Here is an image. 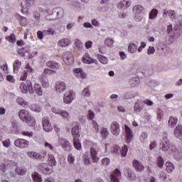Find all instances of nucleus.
<instances>
[{
  "instance_id": "obj_42",
  "label": "nucleus",
  "mask_w": 182,
  "mask_h": 182,
  "mask_svg": "<svg viewBox=\"0 0 182 182\" xmlns=\"http://www.w3.org/2000/svg\"><path fill=\"white\" fill-rule=\"evenodd\" d=\"M81 96L82 97H90L91 91L89 87H85L81 92Z\"/></svg>"
},
{
  "instance_id": "obj_37",
  "label": "nucleus",
  "mask_w": 182,
  "mask_h": 182,
  "mask_svg": "<svg viewBox=\"0 0 182 182\" xmlns=\"http://www.w3.org/2000/svg\"><path fill=\"white\" fill-rule=\"evenodd\" d=\"M22 65V62L19 60H15L14 63V73H17L19 71L21 66Z\"/></svg>"
},
{
  "instance_id": "obj_32",
  "label": "nucleus",
  "mask_w": 182,
  "mask_h": 182,
  "mask_svg": "<svg viewBox=\"0 0 182 182\" xmlns=\"http://www.w3.org/2000/svg\"><path fill=\"white\" fill-rule=\"evenodd\" d=\"M74 46L75 50L80 51L83 49V44L81 43L80 40L79 39H75L74 41Z\"/></svg>"
},
{
  "instance_id": "obj_41",
  "label": "nucleus",
  "mask_w": 182,
  "mask_h": 182,
  "mask_svg": "<svg viewBox=\"0 0 182 182\" xmlns=\"http://www.w3.org/2000/svg\"><path fill=\"white\" fill-rule=\"evenodd\" d=\"M171 154H173V156L176 161H181L182 159V155L180 151H178L177 149L173 151Z\"/></svg>"
},
{
  "instance_id": "obj_19",
  "label": "nucleus",
  "mask_w": 182,
  "mask_h": 182,
  "mask_svg": "<svg viewBox=\"0 0 182 182\" xmlns=\"http://www.w3.org/2000/svg\"><path fill=\"white\" fill-rule=\"evenodd\" d=\"M65 91H66V83L63 81H59L55 83V92H57L58 94H61Z\"/></svg>"
},
{
  "instance_id": "obj_56",
  "label": "nucleus",
  "mask_w": 182,
  "mask_h": 182,
  "mask_svg": "<svg viewBox=\"0 0 182 182\" xmlns=\"http://www.w3.org/2000/svg\"><path fill=\"white\" fill-rule=\"evenodd\" d=\"M102 164L104 165L105 166H107L110 164V159L109 158L105 157L101 160Z\"/></svg>"
},
{
  "instance_id": "obj_46",
  "label": "nucleus",
  "mask_w": 182,
  "mask_h": 182,
  "mask_svg": "<svg viewBox=\"0 0 182 182\" xmlns=\"http://www.w3.org/2000/svg\"><path fill=\"white\" fill-rule=\"evenodd\" d=\"M129 84H131V86L132 87H137L139 85H140V79L137 77H134L129 80Z\"/></svg>"
},
{
  "instance_id": "obj_52",
  "label": "nucleus",
  "mask_w": 182,
  "mask_h": 182,
  "mask_svg": "<svg viewBox=\"0 0 182 182\" xmlns=\"http://www.w3.org/2000/svg\"><path fill=\"white\" fill-rule=\"evenodd\" d=\"M156 119H158L159 122L164 119V111H162L161 109H158L156 111Z\"/></svg>"
},
{
  "instance_id": "obj_35",
  "label": "nucleus",
  "mask_w": 182,
  "mask_h": 182,
  "mask_svg": "<svg viewBox=\"0 0 182 182\" xmlns=\"http://www.w3.org/2000/svg\"><path fill=\"white\" fill-rule=\"evenodd\" d=\"M31 178L34 182H43L42 176L37 172L32 173Z\"/></svg>"
},
{
  "instance_id": "obj_18",
  "label": "nucleus",
  "mask_w": 182,
  "mask_h": 182,
  "mask_svg": "<svg viewBox=\"0 0 182 182\" xmlns=\"http://www.w3.org/2000/svg\"><path fill=\"white\" fill-rule=\"evenodd\" d=\"M38 169L43 173V174H50L53 173V169L49 167V165L46 163H41L38 165Z\"/></svg>"
},
{
  "instance_id": "obj_12",
  "label": "nucleus",
  "mask_w": 182,
  "mask_h": 182,
  "mask_svg": "<svg viewBox=\"0 0 182 182\" xmlns=\"http://www.w3.org/2000/svg\"><path fill=\"white\" fill-rule=\"evenodd\" d=\"M109 129L112 134L115 136H118L121 132L119 123L117 122H112L111 125H109Z\"/></svg>"
},
{
  "instance_id": "obj_20",
  "label": "nucleus",
  "mask_w": 182,
  "mask_h": 182,
  "mask_svg": "<svg viewBox=\"0 0 182 182\" xmlns=\"http://www.w3.org/2000/svg\"><path fill=\"white\" fill-rule=\"evenodd\" d=\"M73 73H74V75L77 79L83 80V79H85L87 77L86 73H85L84 71L82 70V69H81V68H75V69L73 70Z\"/></svg>"
},
{
  "instance_id": "obj_44",
  "label": "nucleus",
  "mask_w": 182,
  "mask_h": 182,
  "mask_svg": "<svg viewBox=\"0 0 182 182\" xmlns=\"http://www.w3.org/2000/svg\"><path fill=\"white\" fill-rule=\"evenodd\" d=\"M177 123H178V119L177 118H174V117H169V119H168V127H174L177 125Z\"/></svg>"
},
{
  "instance_id": "obj_64",
  "label": "nucleus",
  "mask_w": 182,
  "mask_h": 182,
  "mask_svg": "<svg viewBox=\"0 0 182 182\" xmlns=\"http://www.w3.org/2000/svg\"><path fill=\"white\" fill-rule=\"evenodd\" d=\"M2 144L5 148H9L11 146V141L9 139L3 141Z\"/></svg>"
},
{
  "instance_id": "obj_17",
  "label": "nucleus",
  "mask_w": 182,
  "mask_h": 182,
  "mask_svg": "<svg viewBox=\"0 0 182 182\" xmlns=\"http://www.w3.org/2000/svg\"><path fill=\"white\" fill-rule=\"evenodd\" d=\"M124 132L126 136V141L130 143L134 137V132L127 125H124Z\"/></svg>"
},
{
  "instance_id": "obj_4",
  "label": "nucleus",
  "mask_w": 182,
  "mask_h": 182,
  "mask_svg": "<svg viewBox=\"0 0 182 182\" xmlns=\"http://www.w3.org/2000/svg\"><path fill=\"white\" fill-rule=\"evenodd\" d=\"M76 99V92L74 90H67L63 95V103L70 105Z\"/></svg>"
},
{
  "instance_id": "obj_24",
  "label": "nucleus",
  "mask_w": 182,
  "mask_h": 182,
  "mask_svg": "<svg viewBox=\"0 0 182 182\" xmlns=\"http://www.w3.org/2000/svg\"><path fill=\"white\" fill-rule=\"evenodd\" d=\"M70 44H71V41L68 38H62L61 40L58 41V45L60 48H66L67 46H68Z\"/></svg>"
},
{
  "instance_id": "obj_38",
  "label": "nucleus",
  "mask_w": 182,
  "mask_h": 182,
  "mask_svg": "<svg viewBox=\"0 0 182 182\" xmlns=\"http://www.w3.org/2000/svg\"><path fill=\"white\" fill-rule=\"evenodd\" d=\"M26 168L22 166L17 167L15 168V173H16L17 175L18 176H23L26 173Z\"/></svg>"
},
{
  "instance_id": "obj_62",
  "label": "nucleus",
  "mask_w": 182,
  "mask_h": 182,
  "mask_svg": "<svg viewBox=\"0 0 182 182\" xmlns=\"http://www.w3.org/2000/svg\"><path fill=\"white\" fill-rule=\"evenodd\" d=\"M142 103L145 104L146 106H149V107H153L154 103L153 101L149 100V99H146L142 101Z\"/></svg>"
},
{
  "instance_id": "obj_23",
  "label": "nucleus",
  "mask_w": 182,
  "mask_h": 182,
  "mask_svg": "<svg viewBox=\"0 0 182 182\" xmlns=\"http://www.w3.org/2000/svg\"><path fill=\"white\" fill-rule=\"evenodd\" d=\"M131 6V1L127 0H122L118 3L117 8L120 9H126Z\"/></svg>"
},
{
  "instance_id": "obj_54",
  "label": "nucleus",
  "mask_w": 182,
  "mask_h": 182,
  "mask_svg": "<svg viewBox=\"0 0 182 182\" xmlns=\"http://www.w3.org/2000/svg\"><path fill=\"white\" fill-rule=\"evenodd\" d=\"M43 32L45 36H48V35L53 36L55 34V29L48 28V29L44 30Z\"/></svg>"
},
{
  "instance_id": "obj_40",
  "label": "nucleus",
  "mask_w": 182,
  "mask_h": 182,
  "mask_svg": "<svg viewBox=\"0 0 182 182\" xmlns=\"http://www.w3.org/2000/svg\"><path fill=\"white\" fill-rule=\"evenodd\" d=\"M114 38H106L104 41L105 46L107 48H112L114 45Z\"/></svg>"
},
{
  "instance_id": "obj_1",
  "label": "nucleus",
  "mask_w": 182,
  "mask_h": 182,
  "mask_svg": "<svg viewBox=\"0 0 182 182\" xmlns=\"http://www.w3.org/2000/svg\"><path fill=\"white\" fill-rule=\"evenodd\" d=\"M83 145L85 148L90 147V155L87 152H85L82 155V161H84L85 164L90 166L92 164V161L97 164L98 161H100V158L97 156V154L100 151V146H98L97 144L93 141L87 139L84 141Z\"/></svg>"
},
{
  "instance_id": "obj_50",
  "label": "nucleus",
  "mask_w": 182,
  "mask_h": 182,
  "mask_svg": "<svg viewBox=\"0 0 182 182\" xmlns=\"http://www.w3.org/2000/svg\"><path fill=\"white\" fill-rule=\"evenodd\" d=\"M100 134L102 137L107 138L109 135V131H108L107 127H102L100 130Z\"/></svg>"
},
{
  "instance_id": "obj_51",
  "label": "nucleus",
  "mask_w": 182,
  "mask_h": 182,
  "mask_svg": "<svg viewBox=\"0 0 182 182\" xmlns=\"http://www.w3.org/2000/svg\"><path fill=\"white\" fill-rule=\"evenodd\" d=\"M166 171L169 173H171L175 169V166L171 162H166Z\"/></svg>"
},
{
  "instance_id": "obj_5",
  "label": "nucleus",
  "mask_w": 182,
  "mask_h": 182,
  "mask_svg": "<svg viewBox=\"0 0 182 182\" xmlns=\"http://www.w3.org/2000/svg\"><path fill=\"white\" fill-rule=\"evenodd\" d=\"M62 149L65 151H70L73 149V146L71 145L70 141H68L64 137L60 136L58 139L57 146H60Z\"/></svg>"
},
{
  "instance_id": "obj_48",
  "label": "nucleus",
  "mask_w": 182,
  "mask_h": 182,
  "mask_svg": "<svg viewBox=\"0 0 182 182\" xmlns=\"http://www.w3.org/2000/svg\"><path fill=\"white\" fill-rule=\"evenodd\" d=\"M158 13L159 11L156 9H152V11L149 14V18L151 20H154L155 18L157 17Z\"/></svg>"
},
{
  "instance_id": "obj_14",
  "label": "nucleus",
  "mask_w": 182,
  "mask_h": 182,
  "mask_svg": "<svg viewBox=\"0 0 182 182\" xmlns=\"http://www.w3.org/2000/svg\"><path fill=\"white\" fill-rule=\"evenodd\" d=\"M14 145L17 148L26 149L29 146V141L23 139H18L14 141Z\"/></svg>"
},
{
  "instance_id": "obj_43",
  "label": "nucleus",
  "mask_w": 182,
  "mask_h": 182,
  "mask_svg": "<svg viewBox=\"0 0 182 182\" xmlns=\"http://www.w3.org/2000/svg\"><path fill=\"white\" fill-rule=\"evenodd\" d=\"M16 103L18 105L23 106L24 108H26L28 107V102L26 101L23 98L18 97L16 99Z\"/></svg>"
},
{
  "instance_id": "obj_3",
  "label": "nucleus",
  "mask_w": 182,
  "mask_h": 182,
  "mask_svg": "<svg viewBox=\"0 0 182 182\" xmlns=\"http://www.w3.org/2000/svg\"><path fill=\"white\" fill-rule=\"evenodd\" d=\"M160 146L161 149L163 151L168 154H171L174 150L176 149L175 146L173 145H171V144L170 143V141L168 139L167 132H164V134H163V139Z\"/></svg>"
},
{
  "instance_id": "obj_27",
  "label": "nucleus",
  "mask_w": 182,
  "mask_h": 182,
  "mask_svg": "<svg viewBox=\"0 0 182 182\" xmlns=\"http://www.w3.org/2000/svg\"><path fill=\"white\" fill-rule=\"evenodd\" d=\"M148 133L147 132H141V135H139V141L142 144H146L148 143Z\"/></svg>"
},
{
  "instance_id": "obj_60",
  "label": "nucleus",
  "mask_w": 182,
  "mask_h": 182,
  "mask_svg": "<svg viewBox=\"0 0 182 182\" xmlns=\"http://www.w3.org/2000/svg\"><path fill=\"white\" fill-rule=\"evenodd\" d=\"M20 24L21 26H26L27 25V18L23 16H20Z\"/></svg>"
},
{
  "instance_id": "obj_11",
  "label": "nucleus",
  "mask_w": 182,
  "mask_h": 182,
  "mask_svg": "<svg viewBox=\"0 0 182 182\" xmlns=\"http://www.w3.org/2000/svg\"><path fill=\"white\" fill-rule=\"evenodd\" d=\"M127 151L128 149L127 146H122V149L119 146H114L111 150L112 153L121 154L122 157L127 156Z\"/></svg>"
},
{
  "instance_id": "obj_29",
  "label": "nucleus",
  "mask_w": 182,
  "mask_h": 182,
  "mask_svg": "<svg viewBox=\"0 0 182 182\" xmlns=\"http://www.w3.org/2000/svg\"><path fill=\"white\" fill-rule=\"evenodd\" d=\"M143 103L140 102H136L134 107V110L136 113H140L141 111H143Z\"/></svg>"
},
{
  "instance_id": "obj_39",
  "label": "nucleus",
  "mask_w": 182,
  "mask_h": 182,
  "mask_svg": "<svg viewBox=\"0 0 182 182\" xmlns=\"http://www.w3.org/2000/svg\"><path fill=\"white\" fill-rule=\"evenodd\" d=\"M29 86L30 85L28 84L26 85L25 82H21L20 85V90L21 93L27 94L28 91H29Z\"/></svg>"
},
{
  "instance_id": "obj_13",
  "label": "nucleus",
  "mask_w": 182,
  "mask_h": 182,
  "mask_svg": "<svg viewBox=\"0 0 182 182\" xmlns=\"http://www.w3.org/2000/svg\"><path fill=\"white\" fill-rule=\"evenodd\" d=\"M42 127H43V130L46 132L53 131V125H51L49 118L47 117H44L42 119Z\"/></svg>"
},
{
  "instance_id": "obj_31",
  "label": "nucleus",
  "mask_w": 182,
  "mask_h": 182,
  "mask_svg": "<svg viewBox=\"0 0 182 182\" xmlns=\"http://www.w3.org/2000/svg\"><path fill=\"white\" fill-rule=\"evenodd\" d=\"M97 58H98L99 62L104 65H107L109 62V60L105 55L98 54Z\"/></svg>"
},
{
  "instance_id": "obj_2",
  "label": "nucleus",
  "mask_w": 182,
  "mask_h": 182,
  "mask_svg": "<svg viewBox=\"0 0 182 182\" xmlns=\"http://www.w3.org/2000/svg\"><path fill=\"white\" fill-rule=\"evenodd\" d=\"M18 118H20L21 121L26 122L30 127H34V125H36V119H34L29 112L26 109H21L18 112Z\"/></svg>"
},
{
  "instance_id": "obj_36",
  "label": "nucleus",
  "mask_w": 182,
  "mask_h": 182,
  "mask_svg": "<svg viewBox=\"0 0 182 182\" xmlns=\"http://www.w3.org/2000/svg\"><path fill=\"white\" fill-rule=\"evenodd\" d=\"M137 51V46L135 45L134 43H131L128 46V52L129 53L134 54L136 53Z\"/></svg>"
},
{
  "instance_id": "obj_25",
  "label": "nucleus",
  "mask_w": 182,
  "mask_h": 182,
  "mask_svg": "<svg viewBox=\"0 0 182 182\" xmlns=\"http://www.w3.org/2000/svg\"><path fill=\"white\" fill-rule=\"evenodd\" d=\"M167 15L169 18H171V21L176 20V13L175 11L173 10H168V11H164L163 13V17L166 18Z\"/></svg>"
},
{
  "instance_id": "obj_21",
  "label": "nucleus",
  "mask_w": 182,
  "mask_h": 182,
  "mask_svg": "<svg viewBox=\"0 0 182 182\" xmlns=\"http://www.w3.org/2000/svg\"><path fill=\"white\" fill-rule=\"evenodd\" d=\"M27 155L29 158L32 159L42 160V155H41L38 152L33 151H27Z\"/></svg>"
},
{
  "instance_id": "obj_58",
  "label": "nucleus",
  "mask_w": 182,
  "mask_h": 182,
  "mask_svg": "<svg viewBox=\"0 0 182 182\" xmlns=\"http://www.w3.org/2000/svg\"><path fill=\"white\" fill-rule=\"evenodd\" d=\"M68 161L69 164H74L75 163V157L73 156V155L72 154H68Z\"/></svg>"
},
{
  "instance_id": "obj_26",
  "label": "nucleus",
  "mask_w": 182,
  "mask_h": 182,
  "mask_svg": "<svg viewBox=\"0 0 182 182\" xmlns=\"http://www.w3.org/2000/svg\"><path fill=\"white\" fill-rule=\"evenodd\" d=\"M174 134L176 138H178L180 140H182V126L181 125L176 126L174 130Z\"/></svg>"
},
{
  "instance_id": "obj_9",
  "label": "nucleus",
  "mask_w": 182,
  "mask_h": 182,
  "mask_svg": "<svg viewBox=\"0 0 182 182\" xmlns=\"http://www.w3.org/2000/svg\"><path fill=\"white\" fill-rule=\"evenodd\" d=\"M143 6H134V14L135 20L137 21H141L143 19Z\"/></svg>"
},
{
  "instance_id": "obj_49",
  "label": "nucleus",
  "mask_w": 182,
  "mask_h": 182,
  "mask_svg": "<svg viewBox=\"0 0 182 182\" xmlns=\"http://www.w3.org/2000/svg\"><path fill=\"white\" fill-rule=\"evenodd\" d=\"M47 66L51 69H57L60 68V65L53 61H48L47 63Z\"/></svg>"
},
{
  "instance_id": "obj_53",
  "label": "nucleus",
  "mask_w": 182,
  "mask_h": 182,
  "mask_svg": "<svg viewBox=\"0 0 182 182\" xmlns=\"http://www.w3.org/2000/svg\"><path fill=\"white\" fill-rule=\"evenodd\" d=\"M91 126L92 129H95V132H100V125H98L97 122L95 120L91 121Z\"/></svg>"
},
{
  "instance_id": "obj_6",
  "label": "nucleus",
  "mask_w": 182,
  "mask_h": 182,
  "mask_svg": "<svg viewBox=\"0 0 182 182\" xmlns=\"http://www.w3.org/2000/svg\"><path fill=\"white\" fill-rule=\"evenodd\" d=\"M27 85H28V92H30V94H33L34 92H36L38 95H43L42 85L36 83L33 87L32 82H31L30 80L27 81Z\"/></svg>"
},
{
  "instance_id": "obj_57",
  "label": "nucleus",
  "mask_w": 182,
  "mask_h": 182,
  "mask_svg": "<svg viewBox=\"0 0 182 182\" xmlns=\"http://www.w3.org/2000/svg\"><path fill=\"white\" fill-rule=\"evenodd\" d=\"M40 81L42 83V86H43L45 88H47L48 87L50 86L49 81L47 80H43V77H41Z\"/></svg>"
},
{
  "instance_id": "obj_61",
  "label": "nucleus",
  "mask_w": 182,
  "mask_h": 182,
  "mask_svg": "<svg viewBox=\"0 0 182 182\" xmlns=\"http://www.w3.org/2000/svg\"><path fill=\"white\" fill-rule=\"evenodd\" d=\"M23 72H26V73L31 74L33 73V69L31 67L29 64L26 65V67H25Z\"/></svg>"
},
{
  "instance_id": "obj_59",
  "label": "nucleus",
  "mask_w": 182,
  "mask_h": 182,
  "mask_svg": "<svg viewBox=\"0 0 182 182\" xmlns=\"http://www.w3.org/2000/svg\"><path fill=\"white\" fill-rule=\"evenodd\" d=\"M67 164L66 159L64 156L60 157V166L62 167H65Z\"/></svg>"
},
{
  "instance_id": "obj_63",
  "label": "nucleus",
  "mask_w": 182,
  "mask_h": 182,
  "mask_svg": "<svg viewBox=\"0 0 182 182\" xmlns=\"http://www.w3.org/2000/svg\"><path fill=\"white\" fill-rule=\"evenodd\" d=\"M157 161H158V166L159 168H162L164 165V159H162L161 156H159Z\"/></svg>"
},
{
  "instance_id": "obj_15",
  "label": "nucleus",
  "mask_w": 182,
  "mask_h": 182,
  "mask_svg": "<svg viewBox=\"0 0 182 182\" xmlns=\"http://www.w3.org/2000/svg\"><path fill=\"white\" fill-rule=\"evenodd\" d=\"M63 60L67 65L70 66L71 65H73L74 62V57L73 53L65 52L63 55Z\"/></svg>"
},
{
  "instance_id": "obj_10",
  "label": "nucleus",
  "mask_w": 182,
  "mask_h": 182,
  "mask_svg": "<svg viewBox=\"0 0 182 182\" xmlns=\"http://www.w3.org/2000/svg\"><path fill=\"white\" fill-rule=\"evenodd\" d=\"M122 174L119 169H114L109 174V182H119Z\"/></svg>"
},
{
  "instance_id": "obj_16",
  "label": "nucleus",
  "mask_w": 182,
  "mask_h": 182,
  "mask_svg": "<svg viewBox=\"0 0 182 182\" xmlns=\"http://www.w3.org/2000/svg\"><path fill=\"white\" fill-rule=\"evenodd\" d=\"M82 63L87 65L94 63L98 65V61L95 58H92L88 53H85V55L82 57Z\"/></svg>"
},
{
  "instance_id": "obj_34",
  "label": "nucleus",
  "mask_w": 182,
  "mask_h": 182,
  "mask_svg": "<svg viewBox=\"0 0 182 182\" xmlns=\"http://www.w3.org/2000/svg\"><path fill=\"white\" fill-rule=\"evenodd\" d=\"M55 71L54 70H51L50 69H45V70L43 71V73H42V74L41 75V76L39 77V79L41 80V77H43V80H46V77L49 75H51L53 73H54Z\"/></svg>"
},
{
  "instance_id": "obj_47",
  "label": "nucleus",
  "mask_w": 182,
  "mask_h": 182,
  "mask_svg": "<svg viewBox=\"0 0 182 182\" xmlns=\"http://www.w3.org/2000/svg\"><path fill=\"white\" fill-rule=\"evenodd\" d=\"M48 163H50V166H56L57 161L53 154H48Z\"/></svg>"
},
{
  "instance_id": "obj_7",
  "label": "nucleus",
  "mask_w": 182,
  "mask_h": 182,
  "mask_svg": "<svg viewBox=\"0 0 182 182\" xmlns=\"http://www.w3.org/2000/svg\"><path fill=\"white\" fill-rule=\"evenodd\" d=\"M51 111L54 114H55L57 115H60L62 117V119H63L65 120L69 121L70 119V115L69 112H68V111L63 110V109H60L59 107H53L51 108Z\"/></svg>"
},
{
  "instance_id": "obj_55",
  "label": "nucleus",
  "mask_w": 182,
  "mask_h": 182,
  "mask_svg": "<svg viewBox=\"0 0 182 182\" xmlns=\"http://www.w3.org/2000/svg\"><path fill=\"white\" fill-rule=\"evenodd\" d=\"M6 40L8 42H10L11 43H14V42L16 41V38L14 34H11L10 36H8L6 37Z\"/></svg>"
},
{
  "instance_id": "obj_22",
  "label": "nucleus",
  "mask_w": 182,
  "mask_h": 182,
  "mask_svg": "<svg viewBox=\"0 0 182 182\" xmlns=\"http://www.w3.org/2000/svg\"><path fill=\"white\" fill-rule=\"evenodd\" d=\"M132 164L136 171H143L144 170V166L141 162L139 161L136 159H134Z\"/></svg>"
},
{
  "instance_id": "obj_33",
  "label": "nucleus",
  "mask_w": 182,
  "mask_h": 182,
  "mask_svg": "<svg viewBox=\"0 0 182 182\" xmlns=\"http://www.w3.org/2000/svg\"><path fill=\"white\" fill-rule=\"evenodd\" d=\"M30 109H31V111H33L36 113H39L42 112V109H43L42 106L37 104H32L30 106Z\"/></svg>"
},
{
  "instance_id": "obj_8",
  "label": "nucleus",
  "mask_w": 182,
  "mask_h": 182,
  "mask_svg": "<svg viewBox=\"0 0 182 182\" xmlns=\"http://www.w3.org/2000/svg\"><path fill=\"white\" fill-rule=\"evenodd\" d=\"M124 176L126 179H127L129 181L134 182L135 180H136V175L135 174L134 171L131 168H125Z\"/></svg>"
},
{
  "instance_id": "obj_30",
  "label": "nucleus",
  "mask_w": 182,
  "mask_h": 182,
  "mask_svg": "<svg viewBox=\"0 0 182 182\" xmlns=\"http://www.w3.org/2000/svg\"><path fill=\"white\" fill-rule=\"evenodd\" d=\"M73 144L74 145V148L77 150H81V142L79 137L74 136L73 140Z\"/></svg>"
},
{
  "instance_id": "obj_28",
  "label": "nucleus",
  "mask_w": 182,
  "mask_h": 182,
  "mask_svg": "<svg viewBox=\"0 0 182 182\" xmlns=\"http://www.w3.org/2000/svg\"><path fill=\"white\" fill-rule=\"evenodd\" d=\"M26 53H29V46H28L18 48V54L20 55L21 57L25 58Z\"/></svg>"
},
{
  "instance_id": "obj_45",
  "label": "nucleus",
  "mask_w": 182,
  "mask_h": 182,
  "mask_svg": "<svg viewBox=\"0 0 182 182\" xmlns=\"http://www.w3.org/2000/svg\"><path fill=\"white\" fill-rule=\"evenodd\" d=\"M72 135L76 136L77 138L80 137V131H79V126L75 125V127H72Z\"/></svg>"
}]
</instances>
